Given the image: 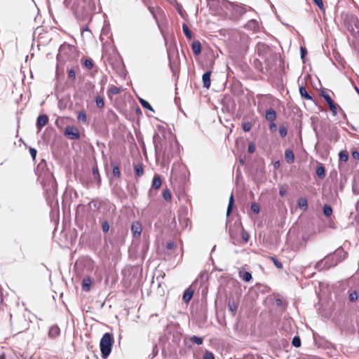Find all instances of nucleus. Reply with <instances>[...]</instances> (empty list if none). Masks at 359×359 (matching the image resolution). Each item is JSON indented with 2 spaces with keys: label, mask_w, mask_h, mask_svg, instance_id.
I'll return each instance as SVG.
<instances>
[{
  "label": "nucleus",
  "mask_w": 359,
  "mask_h": 359,
  "mask_svg": "<svg viewBox=\"0 0 359 359\" xmlns=\"http://www.w3.org/2000/svg\"><path fill=\"white\" fill-rule=\"evenodd\" d=\"M155 151L156 153L162 154L163 156L170 157L171 150L177 146V142L171 134L163 130L156 133L153 137Z\"/></svg>",
  "instance_id": "f257e3e1"
},
{
  "label": "nucleus",
  "mask_w": 359,
  "mask_h": 359,
  "mask_svg": "<svg viewBox=\"0 0 359 359\" xmlns=\"http://www.w3.org/2000/svg\"><path fill=\"white\" fill-rule=\"evenodd\" d=\"M95 8L94 0H76L74 1L72 11L78 20H84Z\"/></svg>",
  "instance_id": "f03ea898"
},
{
  "label": "nucleus",
  "mask_w": 359,
  "mask_h": 359,
  "mask_svg": "<svg viewBox=\"0 0 359 359\" xmlns=\"http://www.w3.org/2000/svg\"><path fill=\"white\" fill-rule=\"evenodd\" d=\"M113 335L109 332L104 334L100 342L101 354L103 358L109 356L111 351Z\"/></svg>",
  "instance_id": "7ed1b4c3"
},
{
  "label": "nucleus",
  "mask_w": 359,
  "mask_h": 359,
  "mask_svg": "<svg viewBox=\"0 0 359 359\" xmlns=\"http://www.w3.org/2000/svg\"><path fill=\"white\" fill-rule=\"evenodd\" d=\"M256 50L259 56H260L265 62L269 64V59L273 55V52L269 46L264 43L259 42L257 44Z\"/></svg>",
  "instance_id": "20e7f679"
},
{
  "label": "nucleus",
  "mask_w": 359,
  "mask_h": 359,
  "mask_svg": "<svg viewBox=\"0 0 359 359\" xmlns=\"http://www.w3.org/2000/svg\"><path fill=\"white\" fill-rule=\"evenodd\" d=\"M64 134L70 140H79L80 138V133L77 128L74 126H67Z\"/></svg>",
  "instance_id": "39448f33"
},
{
  "label": "nucleus",
  "mask_w": 359,
  "mask_h": 359,
  "mask_svg": "<svg viewBox=\"0 0 359 359\" xmlns=\"http://www.w3.org/2000/svg\"><path fill=\"white\" fill-rule=\"evenodd\" d=\"M142 231V226L140 222L135 221L132 223L131 232L133 233V238H139L141 236Z\"/></svg>",
  "instance_id": "423d86ee"
},
{
  "label": "nucleus",
  "mask_w": 359,
  "mask_h": 359,
  "mask_svg": "<svg viewBox=\"0 0 359 359\" xmlns=\"http://www.w3.org/2000/svg\"><path fill=\"white\" fill-rule=\"evenodd\" d=\"M198 281V279H196L192 283L191 287H189V288H187L184 291L183 297H182V299H183L184 303H188L191 300V299L192 298L194 292V290L193 289H191V287L194 286Z\"/></svg>",
  "instance_id": "0eeeda50"
},
{
  "label": "nucleus",
  "mask_w": 359,
  "mask_h": 359,
  "mask_svg": "<svg viewBox=\"0 0 359 359\" xmlns=\"http://www.w3.org/2000/svg\"><path fill=\"white\" fill-rule=\"evenodd\" d=\"M48 117L46 114H42L38 116L36 126L39 131H41L42 128L48 123Z\"/></svg>",
  "instance_id": "6e6552de"
},
{
  "label": "nucleus",
  "mask_w": 359,
  "mask_h": 359,
  "mask_svg": "<svg viewBox=\"0 0 359 359\" xmlns=\"http://www.w3.org/2000/svg\"><path fill=\"white\" fill-rule=\"evenodd\" d=\"M60 334V329L56 325H52L48 331V337L51 339L56 338Z\"/></svg>",
  "instance_id": "1a4fd4ad"
},
{
  "label": "nucleus",
  "mask_w": 359,
  "mask_h": 359,
  "mask_svg": "<svg viewBox=\"0 0 359 359\" xmlns=\"http://www.w3.org/2000/svg\"><path fill=\"white\" fill-rule=\"evenodd\" d=\"M276 112L273 108H270L266 111L265 118L270 122L275 121L276 119Z\"/></svg>",
  "instance_id": "9d476101"
},
{
  "label": "nucleus",
  "mask_w": 359,
  "mask_h": 359,
  "mask_svg": "<svg viewBox=\"0 0 359 359\" xmlns=\"http://www.w3.org/2000/svg\"><path fill=\"white\" fill-rule=\"evenodd\" d=\"M210 76H211L210 71L206 72L203 74L202 80H203V87H205L206 88H209L210 86Z\"/></svg>",
  "instance_id": "9b49d317"
},
{
  "label": "nucleus",
  "mask_w": 359,
  "mask_h": 359,
  "mask_svg": "<svg viewBox=\"0 0 359 359\" xmlns=\"http://www.w3.org/2000/svg\"><path fill=\"white\" fill-rule=\"evenodd\" d=\"M228 308L232 313L233 316H235L238 309V302L233 299H229L228 302Z\"/></svg>",
  "instance_id": "f8f14e48"
},
{
  "label": "nucleus",
  "mask_w": 359,
  "mask_h": 359,
  "mask_svg": "<svg viewBox=\"0 0 359 359\" xmlns=\"http://www.w3.org/2000/svg\"><path fill=\"white\" fill-rule=\"evenodd\" d=\"M191 48H192L193 53L195 55H199L201 52V45L200 41H194L191 44Z\"/></svg>",
  "instance_id": "ddd939ff"
},
{
  "label": "nucleus",
  "mask_w": 359,
  "mask_h": 359,
  "mask_svg": "<svg viewBox=\"0 0 359 359\" xmlns=\"http://www.w3.org/2000/svg\"><path fill=\"white\" fill-rule=\"evenodd\" d=\"M285 158L286 161L291 164L294 161V155L291 149H286L285 151Z\"/></svg>",
  "instance_id": "4468645a"
},
{
  "label": "nucleus",
  "mask_w": 359,
  "mask_h": 359,
  "mask_svg": "<svg viewBox=\"0 0 359 359\" xmlns=\"http://www.w3.org/2000/svg\"><path fill=\"white\" fill-rule=\"evenodd\" d=\"M161 185V179L158 175H155L153 180H152V184L151 188L154 189H158L160 188Z\"/></svg>",
  "instance_id": "2eb2a0df"
},
{
  "label": "nucleus",
  "mask_w": 359,
  "mask_h": 359,
  "mask_svg": "<svg viewBox=\"0 0 359 359\" xmlns=\"http://www.w3.org/2000/svg\"><path fill=\"white\" fill-rule=\"evenodd\" d=\"M111 165L112 167V172L114 177L119 178L121 176V172L119 169V166L117 163L112 161L111 163Z\"/></svg>",
  "instance_id": "dca6fc26"
},
{
  "label": "nucleus",
  "mask_w": 359,
  "mask_h": 359,
  "mask_svg": "<svg viewBox=\"0 0 359 359\" xmlns=\"http://www.w3.org/2000/svg\"><path fill=\"white\" fill-rule=\"evenodd\" d=\"M137 177H141L144 174L143 166L141 163H136L133 165Z\"/></svg>",
  "instance_id": "f3484780"
},
{
  "label": "nucleus",
  "mask_w": 359,
  "mask_h": 359,
  "mask_svg": "<svg viewBox=\"0 0 359 359\" xmlns=\"http://www.w3.org/2000/svg\"><path fill=\"white\" fill-rule=\"evenodd\" d=\"M299 93L302 97L308 100H312V97L308 93L306 89L304 86L299 87Z\"/></svg>",
  "instance_id": "a211bd4d"
},
{
  "label": "nucleus",
  "mask_w": 359,
  "mask_h": 359,
  "mask_svg": "<svg viewBox=\"0 0 359 359\" xmlns=\"http://www.w3.org/2000/svg\"><path fill=\"white\" fill-rule=\"evenodd\" d=\"M297 204L300 209H302L303 210H306L307 209L308 203H307V200L306 198H299L297 201Z\"/></svg>",
  "instance_id": "6ab92c4d"
},
{
  "label": "nucleus",
  "mask_w": 359,
  "mask_h": 359,
  "mask_svg": "<svg viewBox=\"0 0 359 359\" xmlns=\"http://www.w3.org/2000/svg\"><path fill=\"white\" fill-rule=\"evenodd\" d=\"M91 280L90 278H84L82 282V287L85 291H88L90 288Z\"/></svg>",
  "instance_id": "aec40b11"
},
{
  "label": "nucleus",
  "mask_w": 359,
  "mask_h": 359,
  "mask_svg": "<svg viewBox=\"0 0 359 359\" xmlns=\"http://www.w3.org/2000/svg\"><path fill=\"white\" fill-rule=\"evenodd\" d=\"M316 173L320 179H323L325 177V170L324 167H318L316 170Z\"/></svg>",
  "instance_id": "412c9836"
},
{
  "label": "nucleus",
  "mask_w": 359,
  "mask_h": 359,
  "mask_svg": "<svg viewBox=\"0 0 359 359\" xmlns=\"http://www.w3.org/2000/svg\"><path fill=\"white\" fill-rule=\"evenodd\" d=\"M120 88L117 86H111L108 91H107V93H108V96L110 97L111 95H116V94H118L120 93Z\"/></svg>",
  "instance_id": "4be33fe9"
},
{
  "label": "nucleus",
  "mask_w": 359,
  "mask_h": 359,
  "mask_svg": "<svg viewBox=\"0 0 359 359\" xmlns=\"http://www.w3.org/2000/svg\"><path fill=\"white\" fill-rule=\"evenodd\" d=\"M326 260H320L316 264V269L318 270L329 269L330 266H326L325 264Z\"/></svg>",
  "instance_id": "5701e85b"
},
{
  "label": "nucleus",
  "mask_w": 359,
  "mask_h": 359,
  "mask_svg": "<svg viewBox=\"0 0 359 359\" xmlns=\"http://www.w3.org/2000/svg\"><path fill=\"white\" fill-rule=\"evenodd\" d=\"M96 105L98 108H103L104 107V101L102 97L97 96L95 97Z\"/></svg>",
  "instance_id": "b1692460"
},
{
  "label": "nucleus",
  "mask_w": 359,
  "mask_h": 359,
  "mask_svg": "<svg viewBox=\"0 0 359 359\" xmlns=\"http://www.w3.org/2000/svg\"><path fill=\"white\" fill-rule=\"evenodd\" d=\"M189 340L191 341H192L193 343H195L198 345H201L203 344V339L202 337H197V336H192L189 338Z\"/></svg>",
  "instance_id": "393cba45"
},
{
  "label": "nucleus",
  "mask_w": 359,
  "mask_h": 359,
  "mask_svg": "<svg viewBox=\"0 0 359 359\" xmlns=\"http://www.w3.org/2000/svg\"><path fill=\"white\" fill-rule=\"evenodd\" d=\"M339 161L341 162H346L348 159V155L346 151H341L339 154Z\"/></svg>",
  "instance_id": "a878e982"
},
{
  "label": "nucleus",
  "mask_w": 359,
  "mask_h": 359,
  "mask_svg": "<svg viewBox=\"0 0 359 359\" xmlns=\"http://www.w3.org/2000/svg\"><path fill=\"white\" fill-rule=\"evenodd\" d=\"M182 30L185 34V36L188 38V39H191L192 37V34H191V32L189 28V27L186 25V24H183L182 25Z\"/></svg>",
  "instance_id": "bb28decb"
},
{
  "label": "nucleus",
  "mask_w": 359,
  "mask_h": 359,
  "mask_svg": "<svg viewBox=\"0 0 359 359\" xmlns=\"http://www.w3.org/2000/svg\"><path fill=\"white\" fill-rule=\"evenodd\" d=\"M233 203H234L233 196L231 194L229 198V204H228L227 211H226L227 215H229L231 213L232 208H233Z\"/></svg>",
  "instance_id": "cd10ccee"
},
{
  "label": "nucleus",
  "mask_w": 359,
  "mask_h": 359,
  "mask_svg": "<svg viewBox=\"0 0 359 359\" xmlns=\"http://www.w3.org/2000/svg\"><path fill=\"white\" fill-rule=\"evenodd\" d=\"M240 277L245 282H249L252 279V275L250 272L245 271L240 275Z\"/></svg>",
  "instance_id": "c85d7f7f"
},
{
  "label": "nucleus",
  "mask_w": 359,
  "mask_h": 359,
  "mask_svg": "<svg viewBox=\"0 0 359 359\" xmlns=\"http://www.w3.org/2000/svg\"><path fill=\"white\" fill-rule=\"evenodd\" d=\"M352 190L355 195L359 194V181L354 180L352 185Z\"/></svg>",
  "instance_id": "c756f323"
},
{
  "label": "nucleus",
  "mask_w": 359,
  "mask_h": 359,
  "mask_svg": "<svg viewBox=\"0 0 359 359\" xmlns=\"http://www.w3.org/2000/svg\"><path fill=\"white\" fill-rule=\"evenodd\" d=\"M323 213L326 217H330L332 213V209L331 206L325 205L323 207Z\"/></svg>",
  "instance_id": "7c9ffc66"
},
{
  "label": "nucleus",
  "mask_w": 359,
  "mask_h": 359,
  "mask_svg": "<svg viewBox=\"0 0 359 359\" xmlns=\"http://www.w3.org/2000/svg\"><path fill=\"white\" fill-rule=\"evenodd\" d=\"M163 199L166 201H170L171 200V198H172L171 193L168 189H165L163 190Z\"/></svg>",
  "instance_id": "2f4dec72"
},
{
  "label": "nucleus",
  "mask_w": 359,
  "mask_h": 359,
  "mask_svg": "<svg viewBox=\"0 0 359 359\" xmlns=\"http://www.w3.org/2000/svg\"><path fill=\"white\" fill-rule=\"evenodd\" d=\"M140 102L141 104V105L145 108V109H147L150 111H154L153 110V108L151 107V104L146 100H143V99H140Z\"/></svg>",
  "instance_id": "473e14b6"
},
{
  "label": "nucleus",
  "mask_w": 359,
  "mask_h": 359,
  "mask_svg": "<svg viewBox=\"0 0 359 359\" xmlns=\"http://www.w3.org/2000/svg\"><path fill=\"white\" fill-rule=\"evenodd\" d=\"M271 259L277 269H283L282 263L277 258H276L274 257H271Z\"/></svg>",
  "instance_id": "72a5a7b5"
},
{
  "label": "nucleus",
  "mask_w": 359,
  "mask_h": 359,
  "mask_svg": "<svg viewBox=\"0 0 359 359\" xmlns=\"http://www.w3.org/2000/svg\"><path fill=\"white\" fill-rule=\"evenodd\" d=\"M287 128L285 126H283V125L280 126V127H279V134H280V137H285L286 135H287Z\"/></svg>",
  "instance_id": "f704fd0d"
},
{
  "label": "nucleus",
  "mask_w": 359,
  "mask_h": 359,
  "mask_svg": "<svg viewBox=\"0 0 359 359\" xmlns=\"http://www.w3.org/2000/svg\"><path fill=\"white\" fill-rule=\"evenodd\" d=\"M292 344L294 347H297V348L301 346V339H300V338L299 337H294L292 339Z\"/></svg>",
  "instance_id": "c9c22d12"
},
{
  "label": "nucleus",
  "mask_w": 359,
  "mask_h": 359,
  "mask_svg": "<svg viewBox=\"0 0 359 359\" xmlns=\"http://www.w3.org/2000/svg\"><path fill=\"white\" fill-rule=\"evenodd\" d=\"M252 123L249 121H247V122H244L243 123V130L245 131V132H248L251 130L252 128Z\"/></svg>",
  "instance_id": "e433bc0d"
},
{
  "label": "nucleus",
  "mask_w": 359,
  "mask_h": 359,
  "mask_svg": "<svg viewBox=\"0 0 359 359\" xmlns=\"http://www.w3.org/2000/svg\"><path fill=\"white\" fill-rule=\"evenodd\" d=\"M109 224L107 220L102 222V229L104 233H107L109 230Z\"/></svg>",
  "instance_id": "4c0bfd02"
},
{
  "label": "nucleus",
  "mask_w": 359,
  "mask_h": 359,
  "mask_svg": "<svg viewBox=\"0 0 359 359\" xmlns=\"http://www.w3.org/2000/svg\"><path fill=\"white\" fill-rule=\"evenodd\" d=\"M203 359H215L214 354L209 351H205L203 355Z\"/></svg>",
  "instance_id": "58836bf2"
},
{
  "label": "nucleus",
  "mask_w": 359,
  "mask_h": 359,
  "mask_svg": "<svg viewBox=\"0 0 359 359\" xmlns=\"http://www.w3.org/2000/svg\"><path fill=\"white\" fill-rule=\"evenodd\" d=\"M93 173L95 179H97L98 183L100 182V176L97 167L93 168Z\"/></svg>",
  "instance_id": "ea45409f"
},
{
  "label": "nucleus",
  "mask_w": 359,
  "mask_h": 359,
  "mask_svg": "<svg viewBox=\"0 0 359 359\" xmlns=\"http://www.w3.org/2000/svg\"><path fill=\"white\" fill-rule=\"evenodd\" d=\"M84 65L88 69H90L93 67V61L91 59H86L84 61Z\"/></svg>",
  "instance_id": "a19ab883"
},
{
  "label": "nucleus",
  "mask_w": 359,
  "mask_h": 359,
  "mask_svg": "<svg viewBox=\"0 0 359 359\" xmlns=\"http://www.w3.org/2000/svg\"><path fill=\"white\" fill-rule=\"evenodd\" d=\"M78 119L81 121L82 122H86V114L84 111L79 112L78 115Z\"/></svg>",
  "instance_id": "79ce46f5"
},
{
  "label": "nucleus",
  "mask_w": 359,
  "mask_h": 359,
  "mask_svg": "<svg viewBox=\"0 0 359 359\" xmlns=\"http://www.w3.org/2000/svg\"><path fill=\"white\" fill-rule=\"evenodd\" d=\"M241 236L243 238V239L244 240V241L246 243L249 240V234L245 230V229H242V231H241Z\"/></svg>",
  "instance_id": "37998d69"
},
{
  "label": "nucleus",
  "mask_w": 359,
  "mask_h": 359,
  "mask_svg": "<svg viewBox=\"0 0 359 359\" xmlns=\"http://www.w3.org/2000/svg\"><path fill=\"white\" fill-rule=\"evenodd\" d=\"M358 299V294L355 291H353L349 294V300L351 302H354Z\"/></svg>",
  "instance_id": "c03bdc74"
},
{
  "label": "nucleus",
  "mask_w": 359,
  "mask_h": 359,
  "mask_svg": "<svg viewBox=\"0 0 359 359\" xmlns=\"http://www.w3.org/2000/svg\"><path fill=\"white\" fill-rule=\"evenodd\" d=\"M337 107L338 106L335 103L333 104H330V106L329 107L330 111H332V113L334 116L337 115Z\"/></svg>",
  "instance_id": "a18cd8bd"
},
{
  "label": "nucleus",
  "mask_w": 359,
  "mask_h": 359,
  "mask_svg": "<svg viewBox=\"0 0 359 359\" xmlns=\"http://www.w3.org/2000/svg\"><path fill=\"white\" fill-rule=\"evenodd\" d=\"M251 210L255 212V213H258L259 212V206L255 203H253L252 205H251Z\"/></svg>",
  "instance_id": "49530a36"
},
{
  "label": "nucleus",
  "mask_w": 359,
  "mask_h": 359,
  "mask_svg": "<svg viewBox=\"0 0 359 359\" xmlns=\"http://www.w3.org/2000/svg\"><path fill=\"white\" fill-rule=\"evenodd\" d=\"M67 73H68V77L69 79H72L73 80L75 79L76 74H75V72H74V70L73 69H69Z\"/></svg>",
  "instance_id": "de8ad7c7"
},
{
  "label": "nucleus",
  "mask_w": 359,
  "mask_h": 359,
  "mask_svg": "<svg viewBox=\"0 0 359 359\" xmlns=\"http://www.w3.org/2000/svg\"><path fill=\"white\" fill-rule=\"evenodd\" d=\"M29 154L32 156V158L34 160L36 156V150L34 148L30 147L29 149Z\"/></svg>",
  "instance_id": "09e8293b"
},
{
  "label": "nucleus",
  "mask_w": 359,
  "mask_h": 359,
  "mask_svg": "<svg viewBox=\"0 0 359 359\" xmlns=\"http://www.w3.org/2000/svg\"><path fill=\"white\" fill-rule=\"evenodd\" d=\"M148 9H149V12L151 13V14L152 15V16L154 17V18L157 20V17L155 13L154 8L149 6Z\"/></svg>",
  "instance_id": "8fccbe9b"
},
{
  "label": "nucleus",
  "mask_w": 359,
  "mask_h": 359,
  "mask_svg": "<svg viewBox=\"0 0 359 359\" xmlns=\"http://www.w3.org/2000/svg\"><path fill=\"white\" fill-rule=\"evenodd\" d=\"M255 150V147L252 143H250L248 148V151L250 154L253 153Z\"/></svg>",
  "instance_id": "3c124183"
},
{
  "label": "nucleus",
  "mask_w": 359,
  "mask_h": 359,
  "mask_svg": "<svg viewBox=\"0 0 359 359\" xmlns=\"http://www.w3.org/2000/svg\"><path fill=\"white\" fill-rule=\"evenodd\" d=\"M322 96L326 102L331 99V97L325 91H322Z\"/></svg>",
  "instance_id": "603ef678"
},
{
  "label": "nucleus",
  "mask_w": 359,
  "mask_h": 359,
  "mask_svg": "<svg viewBox=\"0 0 359 359\" xmlns=\"http://www.w3.org/2000/svg\"><path fill=\"white\" fill-rule=\"evenodd\" d=\"M314 3L319 7L322 8L323 6V3L322 0H313Z\"/></svg>",
  "instance_id": "864d4df0"
},
{
  "label": "nucleus",
  "mask_w": 359,
  "mask_h": 359,
  "mask_svg": "<svg viewBox=\"0 0 359 359\" xmlns=\"http://www.w3.org/2000/svg\"><path fill=\"white\" fill-rule=\"evenodd\" d=\"M306 53V49L304 47H301V57L304 58Z\"/></svg>",
  "instance_id": "5fc2aeb1"
},
{
  "label": "nucleus",
  "mask_w": 359,
  "mask_h": 359,
  "mask_svg": "<svg viewBox=\"0 0 359 359\" xmlns=\"http://www.w3.org/2000/svg\"><path fill=\"white\" fill-rule=\"evenodd\" d=\"M269 128L271 130H273L276 129V124L274 123V121L270 123Z\"/></svg>",
  "instance_id": "6e6d98bb"
},
{
  "label": "nucleus",
  "mask_w": 359,
  "mask_h": 359,
  "mask_svg": "<svg viewBox=\"0 0 359 359\" xmlns=\"http://www.w3.org/2000/svg\"><path fill=\"white\" fill-rule=\"evenodd\" d=\"M352 155H353V157L354 158H359V153L358 151H353Z\"/></svg>",
  "instance_id": "4d7b16f0"
},
{
  "label": "nucleus",
  "mask_w": 359,
  "mask_h": 359,
  "mask_svg": "<svg viewBox=\"0 0 359 359\" xmlns=\"http://www.w3.org/2000/svg\"><path fill=\"white\" fill-rule=\"evenodd\" d=\"M279 194L281 196H284L285 194H286V191L285 189H280L279 191Z\"/></svg>",
  "instance_id": "13d9d810"
},
{
  "label": "nucleus",
  "mask_w": 359,
  "mask_h": 359,
  "mask_svg": "<svg viewBox=\"0 0 359 359\" xmlns=\"http://www.w3.org/2000/svg\"><path fill=\"white\" fill-rule=\"evenodd\" d=\"M279 166H280V161H276V162L273 163V167H274L275 168H278Z\"/></svg>",
  "instance_id": "bf43d9fd"
},
{
  "label": "nucleus",
  "mask_w": 359,
  "mask_h": 359,
  "mask_svg": "<svg viewBox=\"0 0 359 359\" xmlns=\"http://www.w3.org/2000/svg\"><path fill=\"white\" fill-rule=\"evenodd\" d=\"M48 178L50 179L52 184H53L55 183V181L53 180V176L51 174H50V175H48Z\"/></svg>",
  "instance_id": "052dcab7"
},
{
  "label": "nucleus",
  "mask_w": 359,
  "mask_h": 359,
  "mask_svg": "<svg viewBox=\"0 0 359 359\" xmlns=\"http://www.w3.org/2000/svg\"><path fill=\"white\" fill-rule=\"evenodd\" d=\"M66 47H69L68 45L63 44L60 47V51H62L63 49H65Z\"/></svg>",
  "instance_id": "680f3d73"
},
{
  "label": "nucleus",
  "mask_w": 359,
  "mask_h": 359,
  "mask_svg": "<svg viewBox=\"0 0 359 359\" xmlns=\"http://www.w3.org/2000/svg\"><path fill=\"white\" fill-rule=\"evenodd\" d=\"M327 104L329 105V107L330 106V104H334V102H333V100L331 99H330L328 101H327Z\"/></svg>",
  "instance_id": "e2e57ef3"
},
{
  "label": "nucleus",
  "mask_w": 359,
  "mask_h": 359,
  "mask_svg": "<svg viewBox=\"0 0 359 359\" xmlns=\"http://www.w3.org/2000/svg\"><path fill=\"white\" fill-rule=\"evenodd\" d=\"M172 246H173V243H168V245H167V248L168 249H172Z\"/></svg>",
  "instance_id": "0e129e2a"
},
{
  "label": "nucleus",
  "mask_w": 359,
  "mask_h": 359,
  "mask_svg": "<svg viewBox=\"0 0 359 359\" xmlns=\"http://www.w3.org/2000/svg\"><path fill=\"white\" fill-rule=\"evenodd\" d=\"M204 275H205V273L201 272V273H200L199 278L203 279V278Z\"/></svg>",
  "instance_id": "69168bd1"
},
{
  "label": "nucleus",
  "mask_w": 359,
  "mask_h": 359,
  "mask_svg": "<svg viewBox=\"0 0 359 359\" xmlns=\"http://www.w3.org/2000/svg\"><path fill=\"white\" fill-rule=\"evenodd\" d=\"M0 359H5V354L4 353L0 354Z\"/></svg>",
  "instance_id": "338daca9"
},
{
  "label": "nucleus",
  "mask_w": 359,
  "mask_h": 359,
  "mask_svg": "<svg viewBox=\"0 0 359 359\" xmlns=\"http://www.w3.org/2000/svg\"><path fill=\"white\" fill-rule=\"evenodd\" d=\"M79 7H80V8H83V7H85V6H84V4H81Z\"/></svg>",
  "instance_id": "774afa93"
}]
</instances>
